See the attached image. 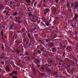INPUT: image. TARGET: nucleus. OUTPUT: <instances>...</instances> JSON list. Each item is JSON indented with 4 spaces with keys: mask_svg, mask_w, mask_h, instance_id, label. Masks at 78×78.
Instances as JSON below:
<instances>
[{
    "mask_svg": "<svg viewBox=\"0 0 78 78\" xmlns=\"http://www.w3.org/2000/svg\"><path fill=\"white\" fill-rule=\"evenodd\" d=\"M49 11V9H46L44 11V14H46L47 12H48Z\"/></svg>",
    "mask_w": 78,
    "mask_h": 78,
    "instance_id": "f257e3e1",
    "label": "nucleus"
},
{
    "mask_svg": "<svg viewBox=\"0 0 78 78\" xmlns=\"http://www.w3.org/2000/svg\"><path fill=\"white\" fill-rule=\"evenodd\" d=\"M5 69L7 72H9L10 71V68L8 66H6Z\"/></svg>",
    "mask_w": 78,
    "mask_h": 78,
    "instance_id": "f03ea898",
    "label": "nucleus"
},
{
    "mask_svg": "<svg viewBox=\"0 0 78 78\" xmlns=\"http://www.w3.org/2000/svg\"><path fill=\"white\" fill-rule=\"evenodd\" d=\"M14 25H15V24L14 23L13 24H12V25H11L9 27L10 29L11 30H12V28H13V27Z\"/></svg>",
    "mask_w": 78,
    "mask_h": 78,
    "instance_id": "7ed1b4c3",
    "label": "nucleus"
},
{
    "mask_svg": "<svg viewBox=\"0 0 78 78\" xmlns=\"http://www.w3.org/2000/svg\"><path fill=\"white\" fill-rule=\"evenodd\" d=\"M32 69L33 73H36V70L35 69V68H34V67H32Z\"/></svg>",
    "mask_w": 78,
    "mask_h": 78,
    "instance_id": "20e7f679",
    "label": "nucleus"
},
{
    "mask_svg": "<svg viewBox=\"0 0 78 78\" xmlns=\"http://www.w3.org/2000/svg\"><path fill=\"white\" fill-rule=\"evenodd\" d=\"M39 41H40L41 44H44V41L40 40Z\"/></svg>",
    "mask_w": 78,
    "mask_h": 78,
    "instance_id": "39448f33",
    "label": "nucleus"
},
{
    "mask_svg": "<svg viewBox=\"0 0 78 78\" xmlns=\"http://www.w3.org/2000/svg\"><path fill=\"white\" fill-rule=\"evenodd\" d=\"M74 18L75 19H77V18H78V15L76 14H75V16Z\"/></svg>",
    "mask_w": 78,
    "mask_h": 78,
    "instance_id": "423d86ee",
    "label": "nucleus"
},
{
    "mask_svg": "<svg viewBox=\"0 0 78 78\" xmlns=\"http://www.w3.org/2000/svg\"><path fill=\"white\" fill-rule=\"evenodd\" d=\"M67 49L69 50V51H72V49L70 48V47H68L67 48Z\"/></svg>",
    "mask_w": 78,
    "mask_h": 78,
    "instance_id": "0eeeda50",
    "label": "nucleus"
},
{
    "mask_svg": "<svg viewBox=\"0 0 78 78\" xmlns=\"http://www.w3.org/2000/svg\"><path fill=\"white\" fill-rule=\"evenodd\" d=\"M22 21H20V19H18V23H22Z\"/></svg>",
    "mask_w": 78,
    "mask_h": 78,
    "instance_id": "6e6552de",
    "label": "nucleus"
},
{
    "mask_svg": "<svg viewBox=\"0 0 78 78\" xmlns=\"http://www.w3.org/2000/svg\"><path fill=\"white\" fill-rule=\"evenodd\" d=\"M26 2L27 3H30V2H31V1H30V0H26Z\"/></svg>",
    "mask_w": 78,
    "mask_h": 78,
    "instance_id": "1a4fd4ad",
    "label": "nucleus"
},
{
    "mask_svg": "<svg viewBox=\"0 0 78 78\" xmlns=\"http://www.w3.org/2000/svg\"><path fill=\"white\" fill-rule=\"evenodd\" d=\"M53 51L54 52L56 51V49L55 48H53Z\"/></svg>",
    "mask_w": 78,
    "mask_h": 78,
    "instance_id": "9d476101",
    "label": "nucleus"
},
{
    "mask_svg": "<svg viewBox=\"0 0 78 78\" xmlns=\"http://www.w3.org/2000/svg\"><path fill=\"white\" fill-rule=\"evenodd\" d=\"M27 36L29 38H31V36L29 34H27Z\"/></svg>",
    "mask_w": 78,
    "mask_h": 78,
    "instance_id": "9b49d317",
    "label": "nucleus"
},
{
    "mask_svg": "<svg viewBox=\"0 0 78 78\" xmlns=\"http://www.w3.org/2000/svg\"><path fill=\"white\" fill-rule=\"evenodd\" d=\"M13 16H16V15H17V12H15L13 13Z\"/></svg>",
    "mask_w": 78,
    "mask_h": 78,
    "instance_id": "f8f14e48",
    "label": "nucleus"
},
{
    "mask_svg": "<svg viewBox=\"0 0 78 78\" xmlns=\"http://www.w3.org/2000/svg\"><path fill=\"white\" fill-rule=\"evenodd\" d=\"M44 74V73H41L40 75H41V76H43Z\"/></svg>",
    "mask_w": 78,
    "mask_h": 78,
    "instance_id": "ddd939ff",
    "label": "nucleus"
},
{
    "mask_svg": "<svg viewBox=\"0 0 78 78\" xmlns=\"http://www.w3.org/2000/svg\"><path fill=\"white\" fill-rule=\"evenodd\" d=\"M16 52H17V53H18V54H20V52H20V51H19L18 50H17L16 51Z\"/></svg>",
    "mask_w": 78,
    "mask_h": 78,
    "instance_id": "4468645a",
    "label": "nucleus"
},
{
    "mask_svg": "<svg viewBox=\"0 0 78 78\" xmlns=\"http://www.w3.org/2000/svg\"><path fill=\"white\" fill-rule=\"evenodd\" d=\"M41 50L42 51H44V48H41Z\"/></svg>",
    "mask_w": 78,
    "mask_h": 78,
    "instance_id": "2eb2a0df",
    "label": "nucleus"
},
{
    "mask_svg": "<svg viewBox=\"0 0 78 78\" xmlns=\"http://www.w3.org/2000/svg\"><path fill=\"white\" fill-rule=\"evenodd\" d=\"M15 19H20V18L19 17H15Z\"/></svg>",
    "mask_w": 78,
    "mask_h": 78,
    "instance_id": "dca6fc26",
    "label": "nucleus"
},
{
    "mask_svg": "<svg viewBox=\"0 0 78 78\" xmlns=\"http://www.w3.org/2000/svg\"><path fill=\"white\" fill-rule=\"evenodd\" d=\"M29 16H31V17H33V15L30 13H29Z\"/></svg>",
    "mask_w": 78,
    "mask_h": 78,
    "instance_id": "f3484780",
    "label": "nucleus"
},
{
    "mask_svg": "<svg viewBox=\"0 0 78 78\" xmlns=\"http://www.w3.org/2000/svg\"><path fill=\"white\" fill-rule=\"evenodd\" d=\"M3 7V5H0V8H2Z\"/></svg>",
    "mask_w": 78,
    "mask_h": 78,
    "instance_id": "a211bd4d",
    "label": "nucleus"
},
{
    "mask_svg": "<svg viewBox=\"0 0 78 78\" xmlns=\"http://www.w3.org/2000/svg\"><path fill=\"white\" fill-rule=\"evenodd\" d=\"M49 40L48 39H46V41L47 42H49Z\"/></svg>",
    "mask_w": 78,
    "mask_h": 78,
    "instance_id": "6ab92c4d",
    "label": "nucleus"
},
{
    "mask_svg": "<svg viewBox=\"0 0 78 78\" xmlns=\"http://www.w3.org/2000/svg\"><path fill=\"white\" fill-rule=\"evenodd\" d=\"M37 52L38 53H41V52L40 51L38 50L37 51Z\"/></svg>",
    "mask_w": 78,
    "mask_h": 78,
    "instance_id": "aec40b11",
    "label": "nucleus"
},
{
    "mask_svg": "<svg viewBox=\"0 0 78 78\" xmlns=\"http://www.w3.org/2000/svg\"><path fill=\"white\" fill-rule=\"evenodd\" d=\"M67 7H69L70 6V5H69V4H67Z\"/></svg>",
    "mask_w": 78,
    "mask_h": 78,
    "instance_id": "412c9836",
    "label": "nucleus"
},
{
    "mask_svg": "<svg viewBox=\"0 0 78 78\" xmlns=\"http://www.w3.org/2000/svg\"><path fill=\"white\" fill-rule=\"evenodd\" d=\"M36 5H37V2H35L34 4L35 7H36Z\"/></svg>",
    "mask_w": 78,
    "mask_h": 78,
    "instance_id": "4be33fe9",
    "label": "nucleus"
},
{
    "mask_svg": "<svg viewBox=\"0 0 78 78\" xmlns=\"http://www.w3.org/2000/svg\"><path fill=\"white\" fill-rule=\"evenodd\" d=\"M12 73H13V74H14L16 73V72L15 71H13L12 72Z\"/></svg>",
    "mask_w": 78,
    "mask_h": 78,
    "instance_id": "5701e85b",
    "label": "nucleus"
},
{
    "mask_svg": "<svg viewBox=\"0 0 78 78\" xmlns=\"http://www.w3.org/2000/svg\"><path fill=\"white\" fill-rule=\"evenodd\" d=\"M1 48H2V50H3V49H4V47L2 46L1 47Z\"/></svg>",
    "mask_w": 78,
    "mask_h": 78,
    "instance_id": "b1692460",
    "label": "nucleus"
},
{
    "mask_svg": "<svg viewBox=\"0 0 78 78\" xmlns=\"http://www.w3.org/2000/svg\"><path fill=\"white\" fill-rule=\"evenodd\" d=\"M54 12H55L56 11V9H55V8H54Z\"/></svg>",
    "mask_w": 78,
    "mask_h": 78,
    "instance_id": "393cba45",
    "label": "nucleus"
},
{
    "mask_svg": "<svg viewBox=\"0 0 78 78\" xmlns=\"http://www.w3.org/2000/svg\"><path fill=\"white\" fill-rule=\"evenodd\" d=\"M37 23L38 24H39L40 23V21H38L37 22Z\"/></svg>",
    "mask_w": 78,
    "mask_h": 78,
    "instance_id": "a878e982",
    "label": "nucleus"
},
{
    "mask_svg": "<svg viewBox=\"0 0 78 78\" xmlns=\"http://www.w3.org/2000/svg\"><path fill=\"white\" fill-rule=\"evenodd\" d=\"M1 63L2 64H4V62L3 61Z\"/></svg>",
    "mask_w": 78,
    "mask_h": 78,
    "instance_id": "bb28decb",
    "label": "nucleus"
},
{
    "mask_svg": "<svg viewBox=\"0 0 78 78\" xmlns=\"http://www.w3.org/2000/svg\"><path fill=\"white\" fill-rule=\"evenodd\" d=\"M48 72H51V70L50 69H48Z\"/></svg>",
    "mask_w": 78,
    "mask_h": 78,
    "instance_id": "cd10ccee",
    "label": "nucleus"
},
{
    "mask_svg": "<svg viewBox=\"0 0 78 78\" xmlns=\"http://www.w3.org/2000/svg\"><path fill=\"white\" fill-rule=\"evenodd\" d=\"M50 44L51 45H54L52 43H51Z\"/></svg>",
    "mask_w": 78,
    "mask_h": 78,
    "instance_id": "c85d7f7f",
    "label": "nucleus"
},
{
    "mask_svg": "<svg viewBox=\"0 0 78 78\" xmlns=\"http://www.w3.org/2000/svg\"><path fill=\"white\" fill-rule=\"evenodd\" d=\"M58 1H59V0H56L55 2L56 3H58Z\"/></svg>",
    "mask_w": 78,
    "mask_h": 78,
    "instance_id": "c756f323",
    "label": "nucleus"
},
{
    "mask_svg": "<svg viewBox=\"0 0 78 78\" xmlns=\"http://www.w3.org/2000/svg\"><path fill=\"white\" fill-rule=\"evenodd\" d=\"M13 75V74L12 73H10V76H12Z\"/></svg>",
    "mask_w": 78,
    "mask_h": 78,
    "instance_id": "7c9ffc66",
    "label": "nucleus"
},
{
    "mask_svg": "<svg viewBox=\"0 0 78 78\" xmlns=\"http://www.w3.org/2000/svg\"><path fill=\"white\" fill-rule=\"evenodd\" d=\"M1 34H3V30H2L1 31Z\"/></svg>",
    "mask_w": 78,
    "mask_h": 78,
    "instance_id": "2f4dec72",
    "label": "nucleus"
},
{
    "mask_svg": "<svg viewBox=\"0 0 78 78\" xmlns=\"http://www.w3.org/2000/svg\"><path fill=\"white\" fill-rule=\"evenodd\" d=\"M65 54H66V52H64L63 53V56H64V55H65Z\"/></svg>",
    "mask_w": 78,
    "mask_h": 78,
    "instance_id": "473e14b6",
    "label": "nucleus"
},
{
    "mask_svg": "<svg viewBox=\"0 0 78 78\" xmlns=\"http://www.w3.org/2000/svg\"><path fill=\"white\" fill-rule=\"evenodd\" d=\"M71 6H73V3H72V4H71Z\"/></svg>",
    "mask_w": 78,
    "mask_h": 78,
    "instance_id": "72a5a7b5",
    "label": "nucleus"
},
{
    "mask_svg": "<svg viewBox=\"0 0 78 78\" xmlns=\"http://www.w3.org/2000/svg\"><path fill=\"white\" fill-rule=\"evenodd\" d=\"M26 58H28V61H29L30 60V58H29V57H26Z\"/></svg>",
    "mask_w": 78,
    "mask_h": 78,
    "instance_id": "f704fd0d",
    "label": "nucleus"
},
{
    "mask_svg": "<svg viewBox=\"0 0 78 78\" xmlns=\"http://www.w3.org/2000/svg\"><path fill=\"white\" fill-rule=\"evenodd\" d=\"M75 3H76V5H78V2H75Z\"/></svg>",
    "mask_w": 78,
    "mask_h": 78,
    "instance_id": "c9c22d12",
    "label": "nucleus"
},
{
    "mask_svg": "<svg viewBox=\"0 0 78 78\" xmlns=\"http://www.w3.org/2000/svg\"><path fill=\"white\" fill-rule=\"evenodd\" d=\"M46 25L48 27V25H49V24H48V23H47L46 24Z\"/></svg>",
    "mask_w": 78,
    "mask_h": 78,
    "instance_id": "e433bc0d",
    "label": "nucleus"
},
{
    "mask_svg": "<svg viewBox=\"0 0 78 78\" xmlns=\"http://www.w3.org/2000/svg\"><path fill=\"white\" fill-rule=\"evenodd\" d=\"M62 62H63V64H65V62H64L62 61Z\"/></svg>",
    "mask_w": 78,
    "mask_h": 78,
    "instance_id": "4c0bfd02",
    "label": "nucleus"
},
{
    "mask_svg": "<svg viewBox=\"0 0 78 78\" xmlns=\"http://www.w3.org/2000/svg\"><path fill=\"white\" fill-rule=\"evenodd\" d=\"M9 18H10V19H12V17L11 16H10L9 17Z\"/></svg>",
    "mask_w": 78,
    "mask_h": 78,
    "instance_id": "58836bf2",
    "label": "nucleus"
},
{
    "mask_svg": "<svg viewBox=\"0 0 78 78\" xmlns=\"http://www.w3.org/2000/svg\"><path fill=\"white\" fill-rule=\"evenodd\" d=\"M78 5H76L75 6V7H78Z\"/></svg>",
    "mask_w": 78,
    "mask_h": 78,
    "instance_id": "ea45409f",
    "label": "nucleus"
},
{
    "mask_svg": "<svg viewBox=\"0 0 78 78\" xmlns=\"http://www.w3.org/2000/svg\"><path fill=\"white\" fill-rule=\"evenodd\" d=\"M50 62H51V63L53 62V61L52 60L50 61Z\"/></svg>",
    "mask_w": 78,
    "mask_h": 78,
    "instance_id": "a19ab883",
    "label": "nucleus"
},
{
    "mask_svg": "<svg viewBox=\"0 0 78 78\" xmlns=\"http://www.w3.org/2000/svg\"><path fill=\"white\" fill-rule=\"evenodd\" d=\"M37 62H39V60H37Z\"/></svg>",
    "mask_w": 78,
    "mask_h": 78,
    "instance_id": "79ce46f5",
    "label": "nucleus"
},
{
    "mask_svg": "<svg viewBox=\"0 0 78 78\" xmlns=\"http://www.w3.org/2000/svg\"><path fill=\"white\" fill-rule=\"evenodd\" d=\"M3 58H4V57H1V59H3Z\"/></svg>",
    "mask_w": 78,
    "mask_h": 78,
    "instance_id": "37998d69",
    "label": "nucleus"
},
{
    "mask_svg": "<svg viewBox=\"0 0 78 78\" xmlns=\"http://www.w3.org/2000/svg\"><path fill=\"white\" fill-rule=\"evenodd\" d=\"M27 40L26 39H24V42H26V41Z\"/></svg>",
    "mask_w": 78,
    "mask_h": 78,
    "instance_id": "c03bdc74",
    "label": "nucleus"
},
{
    "mask_svg": "<svg viewBox=\"0 0 78 78\" xmlns=\"http://www.w3.org/2000/svg\"><path fill=\"white\" fill-rule=\"evenodd\" d=\"M1 34L2 37H3V34Z\"/></svg>",
    "mask_w": 78,
    "mask_h": 78,
    "instance_id": "a18cd8bd",
    "label": "nucleus"
},
{
    "mask_svg": "<svg viewBox=\"0 0 78 78\" xmlns=\"http://www.w3.org/2000/svg\"><path fill=\"white\" fill-rule=\"evenodd\" d=\"M58 65H59V66H61V64L60 63H58Z\"/></svg>",
    "mask_w": 78,
    "mask_h": 78,
    "instance_id": "49530a36",
    "label": "nucleus"
},
{
    "mask_svg": "<svg viewBox=\"0 0 78 78\" xmlns=\"http://www.w3.org/2000/svg\"><path fill=\"white\" fill-rule=\"evenodd\" d=\"M41 69H42V70H44V68L43 67H42Z\"/></svg>",
    "mask_w": 78,
    "mask_h": 78,
    "instance_id": "de8ad7c7",
    "label": "nucleus"
},
{
    "mask_svg": "<svg viewBox=\"0 0 78 78\" xmlns=\"http://www.w3.org/2000/svg\"><path fill=\"white\" fill-rule=\"evenodd\" d=\"M44 7H45H45H46V5H44Z\"/></svg>",
    "mask_w": 78,
    "mask_h": 78,
    "instance_id": "09e8293b",
    "label": "nucleus"
},
{
    "mask_svg": "<svg viewBox=\"0 0 78 78\" xmlns=\"http://www.w3.org/2000/svg\"><path fill=\"white\" fill-rule=\"evenodd\" d=\"M55 19H58V17H56Z\"/></svg>",
    "mask_w": 78,
    "mask_h": 78,
    "instance_id": "8fccbe9b",
    "label": "nucleus"
},
{
    "mask_svg": "<svg viewBox=\"0 0 78 78\" xmlns=\"http://www.w3.org/2000/svg\"><path fill=\"white\" fill-rule=\"evenodd\" d=\"M57 41V39H54V40H53L54 41Z\"/></svg>",
    "mask_w": 78,
    "mask_h": 78,
    "instance_id": "3c124183",
    "label": "nucleus"
},
{
    "mask_svg": "<svg viewBox=\"0 0 78 78\" xmlns=\"http://www.w3.org/2000/svg\"><path fill=\"white\" fill-rule=\"evenodd\" d=\"M44 2L45 3L46 2V1H45V0H43Z\"/></svg>",
    "mask_w": 78,
    "mask_h": 78,
    "instance_id": "603ef678",
    "label": "nucleus"
},
{
    "mask_svg": "<svg viewBox=\"0 0 78 78\" xmlns=\"http://www.w3.org/2000/svg\"><path fill=\"white\" fill-rule=\"evenodd\" d=\"M25 30V28H24L23 29V30Z\"/></svg>",
    "mask_w": 78,
    "mask_h": 78,
    "instance_id": "864d4df0",
    "label": "nucleus"
},
{
    "mask_svg": "<svg viewBox=\"0 0 78 78\" xmlns=\"http://www.w3.org/2000/svg\"><path fill=\"white\" fill-rule=\"evenodd\" d=\"M5 38H6V35H5Z\"/></svg>",
    "mask_w": 78,
    "mask_h": 78,
    "instance_id": "5fc2aeb1",
    "label": "nucleus"
},
{
    "mask_svg": "<svg viewBox=\"0 0 78 78\" xmlns=\"http://www.w3.org/2000/svg\"><path fill=\"white\" fill-rule=\"evenodd\" d=\"M73 24H72V25H71V26L72 27H73Z\"/></svg>",
    "mask_w": 78,
    "mask_h": 78,
    "instance_id": "6e6d98bb",
    "label": "nucleus"
},
{
    "mask_svg": "<svg viewBox=\"0 0 78 78\" xmlns=\"http://www.w3.org/2000/svg\"><path fill=\"white\" fill-rule=\"evenodd\" d=\"M2 40H3V37H2Z\"/></svg>",
    "mask_w": 78,
    "mask_h": 78,
    "instance_id": "4d7b16f0",
    "label": "nucleus"
},
{
    "mask_svg": "<svg viewBox=\"0 0 78 78\" xmlns=\"http://www.w3.org/2000/svg\"><path fill=\"white\" fill-rule=\"evenodd\" d=\"M37 67H40V66L39 65H38Z\"/></svg>",
    "mask_w": 78,
    "mask_h": 78,
    "instance_id": "13d9d810",
    "label": "nucleus"
},
{
    "mask_svg": "<svg viewBox=\"0 0 78 78\" xmlns=\"http://www.w3.org/2000/svg\"><path fill=\"white\" fill-rule=\"evenodd\" d=\"M4 13H6V11H5V12H4Z\"/></svg>",
    "mask_w": 78,
    "mask_h": 78,
    "instance_id": "bf43d9fd",
    "label": "nucleus"
},
{
    "mask_svg": "<svg viewBox=\"0 0 78 78\" xmlns=\"http://www.w3.org/2000/svg\"><path fill=\"white\" fill-rule=\"evenodd\" d=\"M21 62V61H18V62Z\"/></svg>",
    "mask_w": 78,
    "mask_h": 78,
    "instance_id": "052dcab7",
    "label": "nucleus"
},
{
    "mask_svg": "<svg viewBox=\"0 0 78 78\" xmlns=\"http://www.w3.org/2000/svg\"><path fill=\"white\" fill-rule=\"evenodd\" d=\"M46 66H48V67H50V66H49V65H46Z\"/></svg>",
    "mask_w": 78,
    "mask_h": 78,
    "instance_id": "680f3d73",
    "label": "nucleus"
},
{
    "mask_svg": "<svg viewBox=\"0 0 78 78\" xmlns=\"http://www.w3.org/2000/svg\"><path fill=\"white\" fill-rule=\"evenodd\" d=\"M9 13V12H7L6 13V14H8Z\"/></svg>",
    "mask_w": 78,
    "mask_h": 78,
    "instance_id": "e2e57ef3",
    "label": "nucleus"
},
{
    "mask_svg": "<svg viewBox=\"0 0 78 78\" xmlns=\"http://www.w3.org/2000/svg\"><path fill=\"white\" fill-rule=\"evenodd\" d=\"M26 55H28V53H26Z\"/></svg>",
    "mask_w": 78,
    "mask_h": 78,
    "instance_id": "0e129e2a",
    "label": "nucleus"
},
{
    "mask_svg": "<svg viewBox=\"0 0 78 78\" xmlns=\"http://www.w3.org/2000/svg\"><path fill=\"white\" fill-rule=\"evenodd\" d=\"M17 75V73H16V74H15V75Z\"/></svg>",
    "mask_w": 78,
    "mask_h": 78,
    "instance_id": "69168bd1",
    "label": "nucleus"
},
{
    "mask_svg": "<svg viewBox=\"0 0 78 78\" xmlns=\"http://www.w3.org/2000/svg\"><path fill=\"white\" fill-rule=\"evenodd\" d=\"M18 33H20V31H18Z\"/></svg>",
    "mask_w": 78,
    "mask_h": 78,
    "instance_id": "338daca9",
    "label": "nucleus"
},
{
    "mask_svg": "<svg viewBox=\"0 0 78 78\" xmlns=\"http://www.w3.org/2000/svg\"><path fill=\"white\" fill-rule=\"evenodd\" d=\"M13 52H14V51H12V53H13Z\"/></svg>",
    "mask_w": 78,
    "mask_h": 78,
    "instance_id": "774afa93",
    "label": "nucleus"
}]
</instances>
